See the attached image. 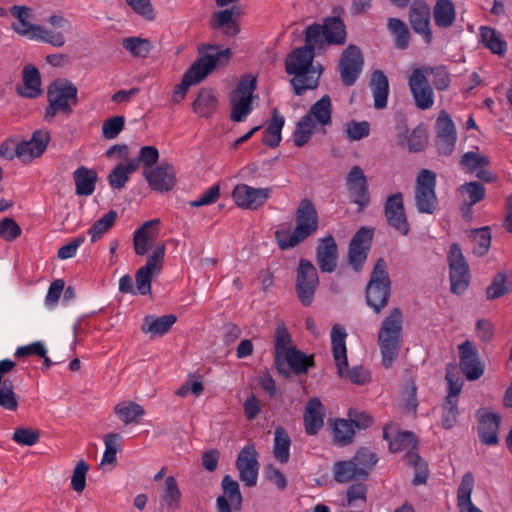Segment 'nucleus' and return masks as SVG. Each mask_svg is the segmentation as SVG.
<instances>
[{
	"label": "nucleus",
	"mask_w": 512,
	"mask_h": 512,
	"mask_svg": "<svg viewBox=\"0 0 512 512\" xmlns=\"http://www.w3.org/2000/svg\"><path fill=\"white\" fill-rule=\"evenodd\" d=\"M346 185L353 196V202L360 208L366 207L369 202L367 178L359 166H353L346 177Z\"/></svg>",
	"instance_id": "bb28decb"
},
{
	"label": "nucleus",
	"mask_w": 512,
	"mask_h": 512,
	"mask_svg": "<svg viewBox=\"0 0 512 512\" xmlns=\"http://www.w3.org/2000/svg\"><path fill=\"white\" fill-rule=\"evenodd\" d=\"M177 318L173 314H167L160 317L148 315L144 318L141 330L145 334L153 336H162L166 334Z\"/></svg>",
	"instance_id": "e433bc0d"
},
{
	"label": "nucleus",
	"mask_w": 512,
	"mask_h": 512,
	"mask_svg": "<svg viewBox=\"0 0 512 512\" xmlns=\"http://www.w3.org/2000/svg\"><path fill=\"white\" fill-rule=\"evenodd\" d=\"M240 15V8L235 6L215 11L211 14L209 26L213 30L221 31L225 36L234 37L240 32L239 23L234 17Z\"/></svg>",
	"instance_id": "a878e982"
},
{
	"label": "nucleus",
	"mask_w": 512,
	"mask_h": 512,
	"mask_svg": "<svg viewBox=\"0 0 512 512\" xmlns=\"http://www.w3.org/2000/svg\"><path fill=\"white\" fill-rule=\"evenodd\" d=\"M12 439L19 445L33 446L40 439V433L37 430L27 427L15 429Z\"/></svg>",
	"instance_id": "69168bd1"
},
{
	"label": "nucleus",
	"mask_w": 512,
	"mask_h": 512,
	"mask_svg": "<svg viewBox=\"0 0 512 512\" xmlns=\"http://www.w3.org/2000/svg\"><path fill=\"white\" fill-rule=\"evenodd\" d=\"M423 70H424L426 77L428 75H433L432 83L437 90H445L448 88V86L450 84V76H449L448 71L445 69V67H443V66L434 67V68L427 67V68H424Z\"/></svg>",
	"instance_id": "338daca9"
},
{
	"label": "nucleus",
	"mask_w": 512,
	"mask_h": 512,
	"mask_svg": "<svg viewBox=\"0 0 512 512\" xmlns=\"http://www.w3.org/2000/svg\"><path fill=\"white\" fill-rule=\"evenodd\" d=\"M405 461L415 469V475L412 483L414 485L425 484L428 478V467L426 462L421 459L418 453L406 454Z\"/></svg>",
	"instance_id": "13d9d810"
},
{
	"label": "nucleus",
	"mask_w": 512,
	"mask_h": 512,
	"mask_svg": "<svg viewBox=\"0 0 512 512\" xmlns=\"http://www.w3.org/2000/svg\"><path fill=\"white\" fill-rule=\"evenodd\" d=\"M165 255V244L161 243L149 255L144 266L139 268L135 274V287L137 294L149 295L151 293V282L153 277L160 274Z\"/></svg>",
	"instance_id": "9b49d317"
},
{
	"label": "nucleus",
	"mask_w": 512,
	"mask_h": 512,
	"mask_svg": "<svg viewBox=\"0 0 512 512\" xmlns=\"http://www.w3.org/2000/svg\"><path fill=\"white\" fill-rule=\"evenodd\" d=\"M325 410L318 398H311L305 407L304 424L308 435L316 434L324 425Z\"/></svg>",
	"instance_id": "7c9ffc66"
},
{
	"label": "nucleus",
	"mask_w": 512,
	"mask_h": 512,
	"mask_svg": "<svg viewBox=\"0 0 512 512\" xmlns=\"http://www.w3.org/2000/svg\"><path fill=\"white\" fill-rule=\"evenodd\" d=\"M76 186V194L79 196H89L95 190L97 173L93 169L84 166L79 167L73 173Z\"/></svg>",
	"instance_id": "58836bf2"
},
{
	"label": "nucleus",
	"mask_w": 512,
	"mask_h": 512,
	"mask_svg": "<svg viewBox=\"0 0 512 512\" xmlns=\"http://www.w3.org/2000/svg\"><path fill=\"white\" fill-rule=\"evenodd\" d=\"M338 249L334 238L327 235L319 240L316 262L322 272L331 273L337 267Z\"/></svg>",
	"instance_id": "cd10ccee"
},
{
	"label": "nucleus",
	"mask_w": 512,
	"mask_h": 512,
	"mask_svg": "<svg viewBox=\"0 0 512 512\" xmlns=\"http://www.w3.org/2000/svg\"><path fill=\"white\" fill-rule=\"evenodd\" d=\"M291 439L282 426H278L274 430V458L280 463H287L290 457Z\"/></svg>",
	"instance_id": "c03bdc74"
},
{
	"label": "nucleus",
	"mask_w": 512,
	"mask_h": 512,
	"mask_svg": "<svg viewBox=\"0 0 512 512\" xmlns=\"http://www.w3.org/2000/svg\"><path fill=\"white\" fill-rule=\"evenodd\" d=\"M285 119L278 113L275 108L272 112V119L268 127L263 132L262 141L265 145L274 148L277 147L281 141V131L284 126Z\"/></svg>",
	"instance_id": "37998d69"
},
{
	"label": "nucleus",
	"mask_w": 512,
	"mask_h": 512,
	"mask_svg": "<svg viewBox=\"0 0 512 512\" xmlns=\"http://www.w3.org/2000/svg\"><path fill=\"white\" fill-rule=\"evenodd\" d=\"M21 228L11 217H5L0 221V238L5 241H14L21 235Z\"/></svg>",
	"instance_id": "774afa93"
},
{
	"label": "nucleus",
	"mask_w": 512,
	"mask_h": 512,
	"mask_svg": "<svg viewBox=\"0 0 512 512\" xmlns=\"http://www.w3.org/2000/svg\"><path fill=\"white\" fill-rule=\"evenodd\" d=\"M387 28L395 38V47L401 50L406 49L410 41V32L404 21L398 18H389Z\"/></svg>",
	"instance_id": "8fccbe9b"
},
{
	"label": "nucleus",
	"mask_w": 512,
	"mask_h": 512,
	"mask_svg": "<svg viewBox=\"0 0 512 512\" xmlns=\"http://www.w3.org/2000/svg\"><path fill=\"white\" fill-rule=\"evenodd\" d=\"M370 88L376 109H384L387 106L389 95V81L381 70H375L370 79Z\"/></svg>",
	"instance_id": "72a5a7b5"
},
{
	"label": "nucleus",
	"mask_w": 512,
	"mask_h": 512,
	"mask_svg": "<svg viewBox=\"0 0 512 512\" xmlns=\"http://www.w3.org/2000/svg\"><path fill=\"white\" fill-rule=\"evenodd\" d=\"M384 215L388 224L402 235L409 233L410 227L407 220L403 194L397 192L387 197L384 204Z\"/></svg>",
	"instance_id": "2eb2a0df"
},
{
	"label": "nucleus",
	"mask_w": 512,
	"mask_h": 512,
	"mask_svg": "<svg viewBox=\"0 0 512 512\" xmlns=\"http://www.w3.org/2000/svg\"><path fill=\"white\" fill-rule=\"evenodd\" d=\"M319 284L315 266L307 259H300L296 276V293L304 306H310Z\"/></svg>",
	"instance_id": "f8f14e48"
},
{
	"label": "nucleus",
	"mask_w": 512,
	"mask_h": 512,
	"mask_svg": "<svg viewBox=\"0 0 512 512\" xmlns=\"http://www.w3.org/2000/svg\"><path fill=\"white\" fill-rule=\"evenodd\" d=\"M117 213L110 210L103 217L94 222L89 228L88 234L91 236V242L97 241L103 236L115 223Z\"/></svg>",
	"instance_id": "6e6d98bb"
},
{
	"label": "nucleus",
	"mask_w": 512,
	"mask_h": 512,
	"mask_svg": "<svg viewBox=\"0 0 512 512\" xmlns=\"http://www.w3.org/2000/svg\"><path fill=\"white\" fill-rule=\"evenodd\" d=\"M319 220L316 208L311 200L300 201L295 213V228L291 233L276 231L275 237L282 250L294 248L312 236L318 229Z\"/></svg>",
	"instance_id": "7ed1b4c3"
},
{
	"label": "nucleus",
	"mask_w": 512,
	"mask_h": 512,
	"mask_svg": "<svg viewBox=\"0 0 512 512\" xmlns=\"http://www.w3.org/2000/svg\"><path fill=\"white\" fill-rule=\"evenodd\" d=\"M181 491L177 480L173 476L166 477L159 500L160 509L174 511L180 507Z\"/></svg>",
	"instance_id": "473e14b6"
},
{
	"label": "nucleus",
	"mask_w": 512,
	"mask_h": 512,
	"mask_svg": "<svg viewBox=\"0 0 512 512\" xmlns=\"http://www.w3.org/2000/svg\"><path fill=\"white\" fill-rule=\"evenodd\" d=\"M389 297L390 278L387 264L383 258H379L366 287V302L378 314L388 304Z\"/></svg>",
	"instance_id": "0eeeda50"
},
{
	"label": "nucleus",
	"mask_w": 512,
	"mask_h": 512,
	"mask_svg": "<svg viewBox=\"0 0 512 512\" xmlns=\"http://www.w3.org/2000/svg\"><path fill=\"white\" fill-rule=\"evenodd\" d=\"M275 365L280 374L289 377L291 371L297 375L307 373L308 369L314 365V361L312 356H307L297 348H293L275 360Z\"/></svg>",
	"instance_id": "dca6fc26"
},
{
	"label": "nucleus",
	"mask_w": 512,
	"mask_h": 512,
	"mask_svg": "<svg viewBox=\"0 0 512 512\" xmlns=\"http://www.w3.org/2000/svg\"><path fill=\"white\" fill-rule=\"evenodd\" d=\"M480 37L483 45L492 53L503 55L507 50V43L502 34L487 26L480 27Z\"/></svg>",
	"instance_id": "79ce46f5"
},
{
	"label": "nucleus",
	"mask_w": 512,
	"mask_h": 512,
	"mask_svg": "<svg viewBox=\"0 0 512 512\" xmlns=\"http://www.w3.org/2000/svg\"><path fill=\"white\" fill-rule=\"evenodd\" d=\"M471 240L474 243L473 253L483 256L488 252L491 244V235L488 227H483L471 232Z\"/></svg>",
	"instance_id": "bf43d9fd"
},
{
	"label": "nucleus",
	"mask_w": 512,
	"mask_h": 512,
	"mask_svg": "<svg viewBox=\"0 0 512 512\" xmlns=\"http://www.w3.org/2000/svg\"><path fill=\"white\" fill-rule=\"evenodd\" d=\"M0 407L9 411H16L18 408V401L13 390V383L9 379H5L3 381V386L0 390Z\"/></svg>",
	"instance_id": "e2e57ef3"
},
{
	"label": "nucleus",
	"mask_w": 512,
	"mask_h": 512,
	"mask_svg": "<svg viewBox=\"0 0 512 512\" xmlns=\"http://www.w3.org/2000/svg\"><path fill=\"white\" fill-rule=\"evenodd\" d=\"M363 57L356 45H349L343 52L339 62V70L342 82L346 86H352L358 79L363 66Z\"/></svg>",
	"instance_id": "f3484780"
},
{
	"label": "nucleus",
	"mask_w": 512,
	"mask_h": 512,
	"mask_svg": "<svg viewBox=\"0 0 512 512\" xmlns=\"http://www.w3.org/2000/svg\"><path fill=\"white\" fill-rule=\"evenodd\" d=\"M458 191L465 198L469 206L480 202L486 195V188L484 185L476 181L462 184L458 188Z\"/></svg>",
	"instance_id": "5fc2aeb1"
},
{
	"label": "nucleus",
	"mask_w": 512,
	"mask_h": 512,
	"mask_svg": "<svg viewBox=\"0 0 512 512\" xmlns=\"http://www.w3.org/2000/svg\"><path fill=\"white\" fill-rule=\"evenodd\" d=\"M291 336L285 327L284 323L278 324L276 331H275V360L282 357L283 354H285L286 351L289 349H293L294 347L291 346Z\"/></svg>",
	"instance_id": "052dcab7"
},
{
	"label": "nucleus",
	"mask_w": 512,
	"mask_h": 512,
	"mask_svg": "<svg viewBox=\"0 0 512 512\" xmlns=\"http://www.w3.org/2000/svg\"><path fill=\"white\" fill-rule=\"evenodd\" d=\"M436 174L428 169H422L415 184V206L419 213L433 214L437 208L438 200L435 192Z\"/></svg>",
	"instance_id": "1a4fd4ad"
},
{
	"label": "nucleus",
	"mask_w": 512,
	"mask_h": 512,
	"mask_svg": "<svg viewBox=\"0 0 512 512\" xmlns=\"http://www.w3.org/2000/svg\"><path fill=\"white\" fill-rule=\"evenodd\" d=\"M347 333L345 329L335 324L331 330V345L333 358L337 367V374L340 377H348L352 383L362 385L369 380L370 374L362 366H356L348 370L347 349L345 344Z\"/></svg>",
	"instance_id": "423d86ee"
},
{
	"label": "nucleus",
	"mask_w": 512,
	"mask_h": 512,
	"mask_svg": "<svg viewBox=\"0 0 512 512\" xmlns=\"http://www.w3.org/2000/svg\"><path fill=\"white\" fill-rule=\"evenodd\" d=\"M403 313L394 308L384 318L378 333V345L382 356V364L389 368L398 357L402 342Z\"/></svg>",
	"instance_id": "20e7f679"
},
{
	"label": "nucleus",
	"mask_w": 512,
	"mask_h": 512,
	"mask_svg": "<svg viewBox=\"0 0 512 512\" xmlns=\"http://www.w3.org/2000/svg\"><path fill=\"white\" fill-rule=\"evenodd\" d=\"M10 13L17 19V23H14L12 28L19 35L28 37L31 40L48 43L54 47L65 45L66 38L62 32L48 30L40 25L29 22V19L32 17L31 8L14 5L10 8Z\"/></svg>",
	"instance_id": "39448f33"
},
{
	"label": "nucleus",
	"mask_w": 512,
	"mask_h": 512,
	"mask_svg": "<svg viewBox=\"0 0 512 512\" xmlns=\"http://www.w3.org/2000/svg\"><path fill=\"white\" fill-rule=\"evenodd\" d=\"M236 468L239 471L240 480L246 486H256L259 463L254 445H246L241 449L236 459Z\"/></svg>",
	"instance_id": "6ab92c4d"
},
{
	"label": "nucleus",
	"mask_w": 512,
	"mask_h": 512,
	"mask_svg": "<svg viewBox=\"0 0 512 512\" xmlns=\"http://www.w3.org/2000/svg\"><path fill=\"white\" fill-rule=\"evenodd\" d=\"M305 45L312 52L316 53L325 48L327 44L325 31L321 24H312L306 27L304 31Z\"/></svg>",
	"instance_id": "49530a36"
},
{
	"label": "nucleus",
	"mask_w": 512,
	"mask_h": 512,
	"mask_svg": "<svg viewBox=\"0 0 512 512\" xmlns=\"http://www.w3.org/2000/svg\"><path fill=\"white\" fill-rule=\"evenodd\" d=\"M408 85L417 108L427 110L433 106L434 92L424 70L415 69L409 77Z\"/></svg>",
	"instance_id": "4468645a"
},
{
	"label": "nucleus",
	"mask_w": 512,
	"mask_h": 512,
	"mask_svg": "<svg viewBox=\"0 0 512 512\" xmlns=\"http://www.w3.org/2000/svg\"><path fill=\"white\" fill-rule=\"evenodd\" d=\"M475 479L472 472H466L461 479L457 489V507L461 508L470 504H474L471 499L474 489Z\"/></svg>",
	"instance_id": "864d4df0"
},
{
	"label": "nucleus",
	"mask_w": 512,
	"mask_h": 512,
	"mask_svg": "<svg viewBox=\"0 0 512 512\" xmlns=\"http://www.w3.org/2000/svg\"><path fill=\"white\" fill-rule=\"evenodd\" d=\"M159 219H152L145 222L134 232L133 246L137 255L143 256L147 253L151 243L159 234Z\"/></svg>",
	"instance_id": "c85d7f7f"
},
{
	"label": "nucleus",
	"mask_w": 512,
	"mask_h": 512,
	"mask_svg": "<svg viewBox=\"0 0 512 512\" xmlns=\"http://www.w3.org/2000/svg\"><path fill=\"white\" fill-rule=\"evenodd\" d=\"M143 177L152 190L161 193L172 190L176 183L175 169L166 162H162L154 168H145L143 170Z\"/></svg>",
	"instance_id": "a211bd4d"
},
{
	"label": "nucleus",
	"mask_w": 512,
	"mask_h": 512,
	"mask_svg": "<svg viewBox=\"0 0 512 512\" xmlns=\"http://www.w3.org/2000/svg\"><path fill=\"white\" fill-rule=\"evenodd\" d=\"M23 85L18 86L16 91L26 98H36L41 94V77L39 70L33 65H26L22 71Z\"/></svg>",
	"instance_id": "2f4dec72"
},
{
	"label": "nucleus",
	"mask_w": 512,
	"mask_h": 512,
	"mask_svg": "<svg viewBox=\"0 0 512 512\" xmlns=\"http://www.w3.org/2000/svg\"><path fill=\"white\" fill-rule=\"evenodd\" d=\"M353 425L345 419H338L334 424V440L339 445L349 444L354 436Z\"/></svg>",
	"instance_id": "680f3d73"
},
{
	"label": "nucleus",
	"mask_w": 512,
	"mask_h": 512,
	"mask_svg": "<svg viewBox=\"0 0 512 512\" xmlns=\"http://www.w3.org/2000/svg\"><path fill=\"white\" fill-rule=\"evenodd\" d=\"M221 486L224 492L223 496H226L232 503L234 509L239 511L242 505V495L238 482L232 479L230 475H226L222 479Z\"/></svg>",
	"instance_id": "4d7b16f0"
},
{
	"label": "nucleus",
	"mask_w": 512,
	"mask_h": 512,
	"mask_svg": "<svg viewBox=\"0 0 512 512\" xmlns=\"http://www.w3.org/2000/svg\"><path fill=\"white\" fill-rule=\"evenodd\" d=\"M49 140L50 134L48 131L37 130L29 141H18V159L23 163H29L35 158L40 157L46 150Z\"/></svg>",
	"instance_id": "393cba45"
},
{
	"label": "nucleus",
	"mask_w": 512,
	"mask_h": 512,
	"mask_svg": "<svg viewBox=\"0 0 512 512\" xmlns=\"http://www.w3.org/2000/svg\"><path fill=\"white\" fill-rule=\"evenodd\" d=\"M459 366L469 381L479 379L484 373V365L480 361L479 353L471 341L466 340L458 346Z\"/></svg>",
	"instance_id": "412c9836"
},
{
	"label": "nucleus",
	"mask_w": 512,
	"mask_h": 512,
	"mask_svg": "<svg viewBox=\"0 0 512 512\" xmlns=\"http://www.w3.org/2000/svg\"><path fill=\"white\" fill-rule=\"evenodd\" d=\"M434 22L438 27L452 26L456 18L455 6L451 0H437L433 9Z\"/></svg>",
	"instance_id": "a19ab883"
},
{
	"label": "nucleus",
	"mask_w": 512,
	"mask_h": 512,
	"mask_svg": "<svg viewBox=\"0 0 512 512\" xmlns=\"http://www.w3.org/2000/svg\"><path fill=\"white\" fill-rule=\"evenodd\" d=\"M436 147L441 155H450L456 143L455 125L446 111H441L436 121Z\"/></svg>",
	"instance_id": "4be33fe9"
},
{
	"label": "nucleus",
	"mask_w": 512,
	"mask_h": 512,
	"mask_svg": "<svg viewBox=\"0 0 512 512\" xmlns=\"http://www.w3.org/2000/svg\"><path fill=\"white\" fill-rule=\"evenodd\" d=\"M501 417L495 413L484 412L479 417L478 435L485 445H496L498 443V431Z\"/></svg>",
	"instance_id": "c756f323"
},
{
	"label": "nucleus",
	"mask_w": 512,
	"mask_h": 512,
	"mask_svg": "<svg viewBox=\"0 0 512 512\" xmlns=\"http://www.w3.org/2000/svg\"><path fill=\"white\" fill-rule=\"evenodd\" d=\"M122 46L133 57L146 58L153 45L150 40L140 37H127L122 40Z\"/></svg>",
	"instance_id": "3c124183"
},
{
	"label": "nucleus",
	"mask_w": 512,
	"mask_h": 512,
	"mask_svg": "<svg viewBox=\"0 0 512 512\" xmlns=\"http://www.w3.org/2000/svg\"><path fill=\"white\" fill-rule=\"evenodd\" d=\"M77 87L67 79H57L53 81L47 91L48 102L60 108V112L65 115L72 113V105L78 103Z\"/></svg>",
	"instance_id": "ddd939ff"
},
{
	"label": "nucleus",
	"mask_w": 512,
	"mask_h": 512,
	"mask_svg": "<svg viewBox=\"0 0 512 512\" xmlns=\"http://www.w3.org/2000/svg\"><path fill=\"white\" fill-rule=\"evenodd\" d=\"M256 83V77L251 74H246L241 77L236 89L230 97L232 121H244L252 111V98L253 92L256 89Z\"/></svg>",
	"instance_id": "6e6552de"
},
{
	"label": "nucleus",
	"mask_w": 512,
	"mask_h": 512,
	"mask_svg": "<svg viewBox=\"0 0 512 512\" xmlns=\"http://www.w3.org/2000/svg\"><path fill=\"white\" fill-rule=\"evenodd\" d=\"M315 54L302 46L293 49L286 58L285 69L287 74L294 76L290 84L297 96L303 95L307 90H314L319 85L323 67L321 64H313Z\"/></svg>",
	"instance_id": "f257e3e1"
},
{
	"label": "nucleus",
	"mask_w": 512,
	"mask_h": 512,
	"mask_svg": "<svg viewBox=\"0 0 512 512\" xmlns=\"http://www.w3.org/2000/svg\"><path fill=\"white\" fill-rule=\"evenodd\" d=\"M328 45H343L346 42V26L339 16L326 17L322 24Z\"/></svg>",
	"instance_id": "c9c22d12"
},
{
	"label": "nucleus",
	"mask_w": 512,
	"mask_h": 512,
	"mask_svg": "<svg viewBox=\"0 0 512 512\" xmlns=\"http://www.w3.org/2000/svg\"><path fill=\"white\" fill-rule=\"evenodd\" d=\"M309 116L315 122V125L321 127L328 126L332 123V101L329 95H323L316 101L305 115Z\"/></svg>",
	"instance_id": "4c0bfd02"
},
{
	"label": "nucleus",
	"mask_w": 512,
	"mask_h": 512,
	"mask_svg": "<svg viewBox=\"0 0 512 512\" xmlns=\"http://www.w3.org/2000/svg\"><path fill=\"white\" fill-rule=\"evenodd\" d=\"M118 433H109L104 438L105 451L101 460V466L106 464H114L116 461V454L118 452L117 442L120 440Z\"/></svg>",
	"instance_id": "0e129e2a"
},
{
	"label": "nucleus",
	"mask_w": 512,
	"mask_h": 512,
	"mask_svg": "<svg viewBox=\"0 0 512 512\" xmlns=\"http://www.w3.org/2000/svg\"><path fill=\"white\" fill-rule=\"evenodd\" d=\"M447 260L450 270L449 278L451 291L455 294L461 295L469 286L470 270L458 243L451 244Z\"/></svg>",
	"instance_id": "9d476101"
},
{
	"label": "nucleus",
	"mask_w": 512,
	"mask_h": 512,
	"mask_svg": "<svg viewBox=\"0 0 512 512\" xmlns=\"http://www.w3.org/2000/svg\"><path fill=\"white\" fill-rule=\"evenodd\" d=\"M393 425H388L384 428L383 437L385 440L389 441V449L391 452H401L405 451L406 454L416 453L415 449L417 447V438L414 433L410 431H404L398 433L394 440H390L388 430L392 429Z\"/></svg>",
	"instance_id": "f704fd0d"
},
{
	"label": "nucleus",
	"mask_w": 512,
	"mask_h": 512,
	"mask_svg": "<svg viewBox=\"0 0 512 512\" xmlns=\"http://www.w3.org/2000/svg\"><path fill=\"white\" fill-rule=\"evenodd\" d=\"M333 472L334 479L338 483H346L357 478L365 477V471L358 468L353 459L336 462Z\"/></svg>",
	"instance_id": "ea45409f"
},
{
	"label": "nucleus",
	"mask_w": 512,
	"mask_h": 512,
	"mask_svg": "<svg viewBox=\"0 0 512 512\" xmlns=\"http://www.w3.org/2000/svg\"><path fill=\"white\" fill-rule=\"evenodd\" d=\"M217 48L216 45L211 44L199 45L198 52L202 56L199 57L184 74L182 82L175 86L172 93V101L174 103L181 102L188 88L201 82L217 65H225L228 63L232 55L230 48L218 51L215 54L206 53L207 50H217Z\"/></svg>",
	"instance_id": "f03ea898"
},
{
	"label": "nucleus",
	"mask_w": 512,
	"mask_h": 512,
	"mask_svg": "<svg viewBox=\"0 0 512 512\" xmlns=\"http://www.w3.org/2000/svg\"><path fill=\"white\" fill-rule=\"evenodd\" d=\"M115 414L125 424L137 423L145 414L143 407L133 401H123L114 407Z\"/></svg>",
	"instance_id": "a18cd8bd"
},
{
	"label": "nucleus",
	"mask_w": 512,
	"mask_h": 512,
	"mask_svg": "<svg viewBox=\"0 0 512 512\" xmlns=\"http://www.w3.org/2000/svg\"><path fill=\"white\" fill-rule=\"evenodd\" d=\"M315 128V122L309 116L301 117L293 133L294 144L297 147L306 145L310 141Z\"/></svg>",
	"instance_id": "603ef678"
},
{
	"label": "nucleus",
	"mask_w": 512,
	"mask_h": 512,
	"mask_svg": "<svg viewBox=\"0 0 512 512\" xmlns=\"http://www.w3.org/2000/svg\"><path fill=\"white\" fill-rule=\"evenodd\" d=\"M217 103L218 101L211 90L202 89L193 102V110L201 117H209L215 111Z\"/></svg>",
	"instance_id": "de8ad7c7"
},
{
	"label": "nucleus",
	"mask_w": 512,
	"mask_h": 512,
	"mask_svg": "<svg viewBox=\"0 0 512 512\" xmlns=\"http://www.w3.org/2000/svg\"><path fill=\"white\" fill-rule=\"evenodd\" d=\"M430 7L425 0H413L409 9V23L415 33L421 35L426 44L432 41Z\"/></svg>",
	"instance_id": "5701e85b"
},
{
	"label": "nucleus",
	"mask_w": 512,
	"mask_h": 512,
	"mask_svg": "<svg viewBox=\"0 0 512 512\" xmlns=\"http://www.w3.org/2000/svg\"><path fill=\"white\" fill-rule=\"evenodd\" d=\"M459 165L465 172L475 173L479 169L489 166L490 159L477 151H468L460 158Z\"/></svg>",
	"instance_id": "09e8293b"
},
{
	"label": "nucleus",
	"mask_w": 512,
	"mask_h": 512,
	"mask_svg": "<svg viewBox=\"0 0 512 512\" xmlns=\"http://www.w3.org/2000/svg\"><path fill=\"white\" fill-rule=\"evenodd\" d=\"M372 237L373 231L363 227L357 231L350 242L348 253L349 263L356 271L360 270L367 258Z\"/></svg>",
	"instance_id": "b1692460"
},
{
	"label": "nucleus",
	"mask_w": 512,
	"mask_h": 512,
	"mask_svg": "<svg viewBox=\"0 0 512 512\" xmlns=\"http://www.w3.org/2000/svg\"><path fill=\"white\" fill-rule=\"evenodd\" d=\"M270 194V188H254L246 184H238L232 191V198L238 207L255 210L268 200Z\"/></svg>",
	"instance_id": "aec40b11"
}]
</instances>
